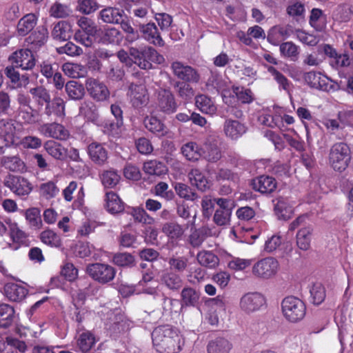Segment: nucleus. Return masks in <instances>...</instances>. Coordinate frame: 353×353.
Segmentation results:
<instances>
[{
    "label": "nucleus",
    "mask_w": 353,
    "mask_h": 353,
    "mask_svg": "<svg viewBox=\"0 0 353 353\" xmlns=\"http://www.w3.org/2000/svg\"><path fill=\"white\" fill-rule=\"evenodd\" d=\"M152 344L159 353H179L185 340L180 331L170 325H162L155 327L152 332Z\"/></svg>",
    "instance_id": "nucleus-1"
},
{
    "label": "nucleus",
    "mask_w": 353,
    "mask_h": 353,
    "mask_svg": "<svg viewBox=\"0 0 353 353\" xmlns=\"http://www.w3.org/2000/svg\"><path fill=\"white\" fill-rule=\"evenodd\" d=\"M154 110L162 116H170L176 112L179 103L170 88H160L154 92Z\"/></svg>",
    "instance_id": "nucleus-2"
},
{
    "label": "nucleus",
    "mask_w": 353,
    "mask_h": 353,
    "mask_svg": "<svg viewBox=\"0 0 353 353\" xmlns=\"http://www.w3.org/2000/svg\"><path fill=\"white\" fill-rule=\"evenodd\" d=\"M129 53L134 63L143 70L152 69V63L161 64L164 61V57L152 47L141 49L132 47Z\"/></svg>",
    "instance_id": "nucleus-3"
},
{
    "label": "nucleus",
    "mask_w": 353,
    "mask_h": 353,
    "mask_svg": "<svg viewBox=\"0 0 353 353\" xmlns=\"http://www.w3.org/2000/svg\"><path fill=\"white\" fill-rule=\"evenodd\" d=\"M281 311L288 321L297 323L305 317L306 305L300 299L294 296H288L281 302Z\"/></svg>",
    "instance_id": "nucleus-4"
},
{
    "label": "nucleus",
    "mask_w": 353,
    "mask_h": 353,
    "mask_svg": "<svg viewBox=\"0 0 353 353\" xmlns=\"http://www.w3.org/2000/svg\"><path fill=\"white\" fill-rule=\"evenodd\" d=\"M350 161V149L346 143H336L332 146L329 154V162L335 171H344L348 167Z\"/></svg>",
    "instance_id": "nucleus-5"
},
{
    "label": "nucleus",
    "mask_w": 353,
    "mask_h": 353,
    "mask_svg": "<svg viewBox=\"0 0 353 353\" xmlns=\"http://www.w3.org/2000/svg\"><path fill=\"white\" fill-rule=\"evenodd\" d=\"M130 324L131 321L123 313L114 310L108 314L105 328L111 336L116 337L128 332L130 330Z\"/></svg>",
    "instance_id": "nucleus-6"
},
{
    "label": "nucleus",
    "mask_w": 353,
    "mask_h": 353,
    "mask_svg": "<svg viewBox=\"0 0 353 353\" xmlns=\"http://www.w3.org/2000/svg\"><path fill=\"white\" fill-rule=\"evenodd\" d=\"M86 272L94 281L105 285L114 280L117 270L108 263H94L87 265Z\"/></svg>",
    "instance_id": "nucleus-7"
},
{
    "label": "nucleus",
    "mask_w": 353,
    "mask_h": 353,
    "mask_svg": "<svg viewBox=\"0 0 353 353\" xmlns=\"http://www.w3.org/2000/svg\"><path fill=\"white\" fill-rule=\"evenodd\" d=\"M170 68L179 81L198 84L201 81V74L198 70L181 61H173Z\"/></svg>",
    "instance_id": "nucleus-8"
},
{
    "label": "nucleus",
    "mask_w": 353,
    "mask_h": 353,
    "mask_svg": "<svg viewBox=\"0 0 353 353\" xmlns=\"http://www.w3.org/2000/svg\"><path fill=\"white\" fill-rule=\"evenodd\" d=\"M279 269V261L269 256L258 261L252 267V273L258 278L268 279L275 276Z\"/></svg>",
    "instance_id": "nucleus-9"
},
{
    "label": "nucleus",
    "mask_w": 353,
    "mask_h": 353,
    "mask_svg": "<svg viewBox=\"0 0 353 353\" xmlns=\"http://www.w3.org/2000/svg\"><path fill=\"white\" fill-rule=\"evenodd\" d=\"M128 96L133 108L141 109L149 103V93L144 84L132 83L128 87Z\"/></svg>",
    "instance_id": "nucleus-10"
},
{
    "label": "nucleus",
    "mask_w": 353,
    "mask_h": 353,
    "mask_svg": "<svg viewBox=\"0 0 353 353\" xmlns=\"http://www.w3.org/2000/svg\"><path fill=\"white\" fill-rule=\"evenodd\" d=\"M9 61L14 67L25 70L32 69L36 63L32 50L30 48L15 51L10 56Z\"/></svg>",
    "instance_id": "nucleus-11"
},
{
    "label": "nucleus",
    "mask_w": 353,
    "mask_h": 353,
    "mask_svg": "<svg viewBox=\"0 0 353 353\" xmlns=\"http://www.w3.org/2000/svg\"><path fill=\"white\" fill-rule=\"evenodd\" d=\"M14 194L21 197H26L32 190V185L30 181L21 176L10 175L4 183Z\"/></svg>",
    "instance_id": "nucleus-12"
},
{
    "label": "nucleus",
    "mask_w": 353,
    "mask_h": 353,
    "mask_svg": "<svg viewBox=\"0 0 353 353\" xmlns=\"http://www.w3.org/2000/svg\"><path fill=\"white\" fill-rule=\"evenodd\" d=\"M265 303V299L261 294L250 292L241 297L239 306L243 312L250 314L259 310Z\"/></svg>",
    "instance_id": "nucleus-13"
},
{
    "label": "nucleus",
    "mask_w": 353,
    "mask_h": 353,
    "mask_svg": "<svg viewBox=\"0 0 353 353\" xmlns=\"http://www.w3.org/2000/svg\"><path fill=\"white\" fill-rule=\"evenodd\" d=\"M85 88L90 97L96 101H104L110 97L108 87L99 79L88 78L85 81Z\"/></svg>",
    "instance_id": "nucleus-14"
},
{
    "label": "nucleus",
    "mask_w": 353,
    "mask_h": 353,
    "mask_svg": "<svg viewBox=\"0 0 353 353\" xmlns=\"http://www.w3.org/2000/svg\"><path fill=\"white\" fill-rule=\"evenodd\" d=\"M97 342L95 334L91 331L83 330L76 336V345L81 353H94Z\"/></svg>",
    "instance_id": "nucleus-15"
},
{
    "label": "nucleus",
    "mask_w": 353,
    "mask_h": 353,
    "mask_svg": "<svg viewBox=\"0 0 353 353\" xmlns=\"http://www.w3.org/2000/svg\"><path fill=\"white\" fill-rule=\"evenodd\" d=\"M48 39L47 27L40 26L26 39V42L29 48L36 52L46 44Z\"/></svg>",
    "instance_id": "nucleus-16"
},
{
    "label": "nucleus",
    "mask_w": 353,
    "mask_h": 353,
    "mask_svg": "<svg viewBox=\"0 0 353 353\" xmlns=\"http://www.w3.org/2000/svg\"><path fill=\"white\" fill-rule=\"evenodd\" d=\"M253 190L263 194H270L274 192L277 187L276 179L268 175H261L252 180Z\"/></svg>",
    "instance_id": "nucleus-17"
},
{
    "label": "nucleus",
    "mask_w": 353,
    "mask_h": 353,
    "mask_svg": "<svg viewBox=\"0 0 353 353\" xmlns=\"http://www.w3.org/2000/svg\"><path fill=\"white\" fill-rule=\"evenodd\" d=\"M87 152L90 160L96 165L101 166L108 159L107 149L100 143L92 142L88 145Z\"/></svg>",
    "instance_id": "nucleus-18"
},
{
    "label": "nucleus",
    "mask_w": 353,
    "mask_h": 353,
    "mask_svg": "<svg viewBox=\"0 0 353 353\" xmlns=\"http://www.w3.org/2000/svg\"><path fill=\"white\" fill-rule=\"evenodd\" d=\"M8 223L9 235L12 240V243H8L9 248L12 250H17L23 245H27L28 235L22 230L19 228L17 223Z\"/></svg>",
    "instance_id": "nucleus-19"
},
{
    "label": "nucleus",
    "mask_w": 353,
    "mask_h": 353,
    "mask_svg": "<svg viewBox=\"0 0 353 353\" xmlns=\"http://www.w3.org/2000/svg\"><path fill=\"white\" fill-rule=\"evenodd\" d=\"M223 131L227 137L237 140L246 132L247 128L240 121L229 119L224 122Z\"/></svg>",
    "instance_id": "nucleus-20"
},
{
    "label": "nucleus",
    "mask_w": 353,
    "mask_h": 353,
    "mask_svg": "<svg viewBox=\"0 0 353 353\" xmlns=\"http://www.w3.org/2000/svg\"><path fill=\"white\" fill-rule=\"evenodd\" d=\"M42 128L46 135L57 140L66 141L70 136L69 130L64 125L57 122L46 123Z\"/></svg>",
    "instance_id": "nucleus-21"
},
{
    "label": "nucleus",
    "mask_w": 353,
    "mask_h": 353,
    "mask_svg": "<svg viewBox=\"0 0 353 353\" xmlns=\"http://www.w3.org/2000/svg\"><path fill=\"white\" fill-rule=\"evenodd\" d=\"M140 30L143 37L149 43L160 47L164 46V41L154 23L142 25Z\"/></svg>",
    "instance_id": "nucleus-22"
},
{
    "label": "nucleus",
    "mask_w": 353,
    "mask_h": 353,
    "mask_svg": "<svg viewBox=\"0 0 353 353\" xmlns=\"http://www.w3.org/2000/svg\"><path fill=\"white\" fill-rule=\"evenodd\" d=\"M143 124L149 132L159 137H162L167 134V128L165 123L156 116L150 115L145 117L143 120Z\"/></svg>",
    "instance_id": "nucleus-23"
},
{
    "label": "nucleus",
    "mask_w": 353,
    "mask_h": 353,
    "mask_svg": "<svg viewBox=\"0 0 353 353\" xmlns=\"http://www.w3.org/2000/svg\"><path fill=\"white\" fill-rule=\"evenodd\" d=\"M290 36V30L288 28L282 26H274L268 31L267 40L273 46H280L283 41Z\"/></svg>",
    "instance_id": "nucleus-24"
},
{
    "label": "nucleus",
    "mask_w": 353,
    "mask_h": 353,
    "mask_svg": "<svg viewBox=\"0 0 353 353\" xmlns=\"http://www.w3.org/2000/svg\"><path fill=\"white\" fill-rule=\"evenodd\" d=\"M6 296L11 301L19 302L22 301L27 295V289L17 283H8L4 286Z\"/></svg>",
    "instance_id": "nucleus-25"
},
{
    "label": "nucleus",
    "mask_w": 353,
    "mask_h": 353,
    "mask_svg": "<svg viewBox=\"0 0 353 353\" xmlns=\"http://www.w3.org/2000/svg\"><path fill=\"white\" fill-rule=\"evenodd\" d=\"M161 281L163 285L172 291H179L183 284L181 276L172 270L165 271Z\"/></svg>",
    "instance_id": "nucleus-26"
},
{
    "label": "nucleus",
    "mask_w": 353,
    "mask_h": 353,
    "mask_svg": "<svg viewBox=\"0 0 353 353\" xmlns=\"http://www.w3.org/2000/svg\"><path fill=\"white\" fill-rule=\"evenodd\" d=\"M43 148L55 160L63 161L66 159V148L59 142L48 140L45 142Z\"/></svg>",
    "instance_id": "nucleus-27"
},
{
    "label": "nucleus",
    "mask_w": 353,
    "mask_h": 353,
    "mask_svg": "<svg viewBox=\"0 0 353 353\" xmlns=\"http://www.w3.org/2000/svg\"><path fill=\"white\" fill-rule=\"evenodd\" d=\"M38 18L35 14L29 13L19 19L17 26V32L19 36H26L36 26Z\"/></svg>",
    "instance_id": "nucleus-28"
},
{
    "label": "nucleus",
    "mask_w": 353,
    "mask_h": 353,
    "mask_svg": "<svg viewBox=\"0 0 353 353\" xmlns=\"http://www.w3.org/2000/svg\"><path fill=\"white\" fill-rule=\"evenodd\" d=\"M200 293L192 287H185L181 292V305L183 307H195L199 303Z\"/></svg>",
    "instance_id": "nucleus-29"
},
{
    "label": "nucleus",
    "mask_w": 353,
    "mask_h": 353,
    "mask_svg": "<svg viewBox=\"0 0 353 353\" xmlns=\"http://www.w3.org/2000/svg\"><path fill=\"white\" fill-rule=\"evenodd\" d=\"M44 114L48 117L54 116L61 118L65 116V102L59 97H54L46 105Z\"/></svg>",
    "instance_id": "nucleus-30"
},
{
    "label": "nucleus",
    "mask_w": 353,
    "mask_h": 353,
    "mask_svg": "<svg viewBox=\"0 0 353 353\" xmlns=\"http://www.w3.org/2000/svg\"><path fill=\"white\" fill-rule=\"evenodd\" d=\"M123 10L119 8L108 7L101 10L99 15L105 23L119 24L123 21Z\"/></svg>",
    "instance_id": "nucleus-31"
},
{
    "label": "nucleus",
    "mask_w": 353,
    "mask_h": 353,
    "mask_svg": "<svg viewBox=\"0 0 353 353\" xmlns=\"http://www.w3.org/2000/svg\"><path fill=\"white\" fill-rule=\"evenodd\" d=\"M105 201V208L110 214H119L124 210V203L116 193L112 191L106 192Z\"/></svg>",
    "instance_id": "nucleus-32"
},
{
    "label": "nucleus",
    "mask_w": 353,
    "mask_h": 353,
    "mask_svg": "<svg viewBox=\"0 0 353 353\" xmlns=\"http://www.w3.org/2000/svg\"><path fill=\"white\" fill-rule=\"evenodd\" d=\"M188 177L192 185L201 191H205L210 188V181L205 175L198 168L190 170Z\"/></svg>",
    "instance_id": "nucleus-33"
},
{
    "label": "nucleus",
    "mask_w": 353,
    "mask_h": 353,
    "mask_svg": "<svg viewBox=\"0 0 353 353\" xmlns=\"http://www.w3.org/2000/svg\"><path fill=\"white\" fill-rule=\"evenodd\" d=\"M212 236V230L207 226L195 229L189 236V243L194 248H199L207 238Z\"/></svg>",
    "instance_id": "nucleus-34"
},
{
    "label": "nucleus",
    "mask_w": 353,
    "mask_h": 353,
    "mask_svg": "<svg viewBox=\"0 0 353 353\" xmlns=\"http://www.w3.org/2000/svg\"><path fill=\"white\" fill-rule=\"evenodd\" d=\"M195 105L204 114L213 115L217 108L212 98L205 94H199L195 97Z\"/></svg>",
    "instance_id": "nucleus-35"
},
{
    "label": "nucleus",
    "mask_w": 353,
    "mask_h": 353,
    "mask_svg": "<svg viewBox=\"0 0 353 353\" xmlns=\"http://www.w3.org/2000/svg\"><path fill=\"white\" fill-rule=\"evenodd\" d=\"M304 80L311 88L325 90L327 88L326 77L321 72L310 71L305 73Z\"/></svg>",
    "instance_id": "nucleus-36"
},
{
    "label": "nucleus",
    "mask_w": 353,
    "mask_h": 353,
    "mask_svg": "<svg viewBox=\"0 0 353 353\" xmlns=\"http://www.w3.org/2000/svg\"><path fill=\"white\" fill-rule=\"evenodd\" d=\"M72 34V26L69 22L65 21H59L52 31V37L56 40L67 41Z\"/></svg>",
    "instance_id": "nucleus-37"
},
{
    "label": "nucleus",
    "mask_w": 353,
    "mask_h": 353,
    "mask_svg": "<svg viewBox=\"0 0 353 353\" xmlns=\"http://www.w3.org/2000/svg\"><path fill=\"white\" fill-rule=\"evenodd\" d=\"M15 311L8 304H0V328L10 327L14 321Z\"/></svg>",
    "instance_id": "nucleus-38"
},
{
    "label": "nucleus",
    "mask_w": 353,
    "mask_h": 353,
    "mask_svg": "<svg viewBox=\"0 0 353 353\" xmlns=\"http://www.w3.org/2000/svg\"><path fill=\"white\" fill-rule=\"evenodd\" d=\"M192 83L176 81L173 85L177 96L183 101L188 102L195 95V91L191 85Z\"/></svg>",
    "instance_id": "nucleus-39"
},
{
    "label": "nucleus",
    "mask_w": 353,
    "mask_h": 353,
    "mask_svg": "<svg viewBox=\"0 0 353 353\" xmlns=\"http://www.w3.org/2000/svg\"><path fill=\"white\" fill-rule=\"evenodd\" d=\"M39 239L45 245L51 248H59L62 246V241L54 231L48 229L41 232Z\"/></svg>",
    "instance_id": "nucleus-40"
},
{
    "label": "nucleus",
    "mask_w": 353,
    "mask_h": 353,
    "mask_svg": "<svg viewBox=\"0 0 353 353\" xmlns=\"http://www.w3.org/2000/svg\"><path fill=\"white\" fill-rule=\"evenodd\" d=\"M1 165L12 172L21 171L25 168L24 162L18 155L3 156L1 159Z\"/></svg>",
    "instance_id": "nucleus-41"
},
{
    "label": "nucleus",
    "mask_w": 353,
    "mask_h": 353,
    "mask_svg": "<svg viewBox=\"0 0 353 353\" xmlns=\"http://www.w3.org/2000/svg\"><path fill=\"white\" fill-rule=\"evenodd\" d=\"M143 169L150 175L161 176L165 174L168 168L165 163L157 160H150L144 163Z\"/></svg>",
    "instance_id": "nucleus-42"
},
{
    "label": "nucleus",
    "mask_w": 353,
    "mask_h": 353,
    "mask_svg": "<svg viewBox=\"0 0 353 353\" xmlns=\"http://www.w3.org/2000/svg\"><path fill=\"white\" fill-rule=\"evenodd\" d=\"M65 90L68 97L72 100H80L85 94L84 86L76 81H69L65 85Z\"/></svg>",
    "instance_id": "nucleus-43"
},
{
    "label": "nucleus",
    "mask_w": 353,
    "mask_h": 353,
    "mask_svg": "<svg viewBox=\"0 0 353 353\" xmlns=\"http://www.w3.org/2000/svg\"><path fill=\"white\" fill-rule=\"evenodd\" d=\"M39 112L32 107L19 108L18 118L23 123H36L39 121Z\"/></svg>",
    "instance_id": "nucleus-44"
},
{
    "label": "nucleus",
    "mask_w": 353,
    "mask_h": 353,
    "mask_svg": "<svg viewBox=\"0 0 353 353\" xmlns=\"http://www.w3.org/2000/svg\"><path fill=\"white\" fill-rule=\"evenodd\" d=\"M15 127L8 120H0V137L4 139L7 144L14 143Z\"/></svg>",
    "instance_id": "nucleus-45"
},
{
    "label": "nucleus",
    "mask_w": 353,
    "mask_h": 353,
    "mask_svg": "<svg viewBox=\"0 0 353 353\" xmlns=\"http://www.w3.org/2000/svg\"><path fill=\"white\" fill-rule=\"evenodd\" d=\"M281 55L284 58L296 61L299 55V47L292 41L283 42L279 46Z\"/></svg>",
    "instance_id": "nucleus-46"
},
{
    "label": "nucleus",
    "mask_w": 353,
    "mask_h": 353,
    "mask_svg": "<svg viewBox=\"0 0 353 353\" xmlns=\"http://www.w3.org/2000/svg\"><path fill=\"white\" fill-rule=\"evenodd\" d=\"M274 212L280 219L288 220L290 219L293 210L286 199L280 197L274 205Z\"/></svg>",
    "instance_id": "nucleus-47"
},
{
    "label": "nucleus",
    "mask_w": 353,
    "mask_h": 353,
    "mask_svg": "<svg viewBox=\"0 0 353 353\" xmlns=\"http://www.w3.org/2000/svg\"><path fill=\"white\" fill-rule=\"evenodd\" d=\"M202 149L195 142H188L181 148L183 155L189 161H195L201 157Z\"/></svg>",
    "instance_id": "nucleus-48"
},
{
    "label": "nucleus",
    "mask_w": 353,
    "mask_h": 353,
    "mask_svg": "<svg viewBox=\"0 0 353 353\" xmlns=\"http://www.w3.org/2000/svg\"><path fill=\"white\" fill-rule=\"evenodd\" d=\"M313 229L312 227H305L300 229L296 234V245L302 250H307L310 247L311 235Z\"/></svg>",
    "instance_id": "nucleus-49"
},
{
    "label": "nucleus",
    "mask_w": 353,
    "mask_h": 353,
    "mask_svg": "<svg viewBox=\"0 0 353 353\" xmlns=\"http://www.w3.org/2000/svg\"><path fill=\"white\" fill-rule=\"evenodd\" d=\"M232 90L237 100L243 104H250L255 99L254 94L250 88H246L243 86L233 85Z\"/></svg>",
    "instance_id": "nucleus-50"
},
{
    "label": "nucleus",
    "mask_w": 353,
    "mask_h": 353,
    "mask_svg": "<svg viewBox=\"0 0 353 353\" xmlns=\"http://www.w3.org/2000/svg\"><path fill=\"white\" fill-rule=\"evenodd\" d=\"M196 259L200 265L209 268H215L219 263V259L216 255L210 251L206 250L199 252Z\"/></svg>",
    "instance_id": "nucleus-51"
},
{
    "label": "nucleus",
    "mask_w": 353,
    "mask_h": 353,
    "mask_svg": "<svg viewBox=\"0 0 353 353\" xmlns=\"http://www.w3.org/2000/svg\"><path fill=\"white\" fill-rule=\"evenodd\" d=\"M30 93L32 94L33 99L37 104L43 107L44 104L50 103L51 99L49 91L43 86H37L30 90Z\"/></svg>",
    "instance_id": "nucleus-52"
},
{
    "label": "nucleus",
    "mask_w": 353,
    "mask_h": 353,
    "mask_svg": "<svg viewBox=\"0 0 353 353\" xmlns=\"http://www.w3.org/2000/svg\"><path fill=\"white\" fill-rule=\"evenodd\" d=\"M229 341L223 338H217L208 345V353H229L230 350Z\"/></svg>",
    "instance_id": "nucleus-53"
},
{
    "label": "nucleus",
    "mask_w": 353,
    "mask_h": 353,
    "mask_svg": "<svg viewBox=\"0 0 353 353\" xmlns=\"http://www.w3.org/2000/svg\"><path fill=\"white\" fill-rule=\"evenodd\" d=\"M162 231L170 239L174 240L179 239L184 233L183 227L175 222L165 223L163 225Z\"/></svg>",
    "instance_id": "nucleus-54"
},
{
    "label": "nucleus",
    "mask_w": 353,
    "mask_h": 353,
    "mask_svg": "<svg viewBox=\"0 0 353 353\" xmlns=\"http://www.w3.org/2000/svg\"><path fill=\"white\" fill-rule=\"evenodd\" d=\"M123 37V34L118 29L111 28L105 30L101 39L105 44L119 45L122 41Z\"/></svg>",
    "instance_id": "nucleus-55"
},
{
    "label": "nucleus",
    "mask_w": 353,
    "mask_h": 353,
    "mask_svg": "<svg viewBox=\"0 0 353 353\" xmlns=\"http://www.w3.org/2000/svg\"><path fill=\"white\" fill-rule=\"evenodd\" d=\"M59 189L55 182L49 181L43 183L39 186V194L43 198L50 200L57 196Z\"/></svg>",
    "instance_id": "nucleus-56"
},
{
    "label": "nucleus",
    "mask_w": 353,
    "mask_h": 353,
    "mask_svg": "<svg viewBox=\"0 0 353 353\" xmlns=\"http://www.w3.org/2000/svg\"><path fill=\"white\" fill-rule=\"evenodd\" d=\"M101 179L105 188H113L119 183L121 176L117 171L110 169L103 171Z\"/></svg>",
    "instance_id": "nucleus-57"
},
{
    "label": "nucleus",
    "mask_w": 353,
    "mask_h": 353,
    "mask_svg": "<svg viewBox=\"0 0 353 353\" xmlns=\"http://www.w3.org/2000/svg\"><path fill=\"white\" fill-rule=\"evenodd\" d=\"M113 263L117 266L132 268L135 265L134 256L128 252H118L112 257Z\"/></svg>",
    "instance_id": "nucleus-58"
},
{
    "label": "nucleus",
    "mask_w": 353,
    "mask_h": 353,
    "mask_svg": "<svg viewBox=\"0 0 353 353\" xmlns=\"http://www.w3.org/2000/svg\"><path fill=\"white\" fill-rule=\"evenodd\" d=\"M268 72L271 74L274 79L279 85V88L285 91H289L290 88V81L281 72L271 65H265Z\"/></svg>",
    "instance_id": "nucleus-59"
},
{
    "label": "nucleus",
    "mask_w": 353,
    "mask_h": 353,
    "mask_svg": "<svg viewBox=\"0 0 353 353\" xmlns=\"http://www.w3.org/2000/svg\"><path fill=\"white\" fill-rule=\"evenodd\" d=\"M25 216L31 227L35 229H40L42 227L41 210L38 208L27 209L25 212Z\"/></svg>",
    "instance_id": "nucleus-60"
},
{
    "label": "nucleus",
    "mask_w": 353,
    "mask_h": 353,
    "mask_svg": "<svg viewBox=\"0 0 353 353\" xmlns=\"http://www.w3.org/2000/svg\"><path fill=\"white\" fill-rule=\"evenodd\" d=\"M310 296L313 304L320 305L324 301L326 296L325 287L320 283L313 284L310 289Z\"/></svg>",
    "instance_id": "nucleus-61"
},
{
    "label": "nucleus",
    "mask_w": 353,
    "mask_h": 353,
    "mask_svg": "<svg viewBox=\"0 0 353 353\" xmlns=\"http://www.w3.org/2000/svg\"><path fill=\"white\" fill-rule=\"evenodd\" d=\"M203 155L205 160L211 163L217 162L222 157L221 149L215 144L206 145Z\"/></svg>",
    "instance_id": "nucleus-62"
},
{
    "label": "nucleus",
    "mask_w": 353,
    "mask_h": 353,
    "mask_svg": "<svg viewBox=\"0 0 353 353\" xmlns=\"http://www.w3.org/2000/svg\"><path fill=\"white\" fill-rule=\"evenodd\" d=\"M65 75L70 78L78 79L83 77L85 70L81 65L72 63H65L62 66Z\"/></svg>",
    "instance_id": "nucleus-63"
},
{
    "label": "nucleus",
    "mask_w": 353,
    "mask_h": 353,
    "mask_svg": "<svg viewBox=\"0 0 353 353\" xmlns=\"http://www.w3.org/2000/svg\"><path fill=\"white\" fill-rule=\"evenodd\" d=\"M81 30H79L77 32H84L88 35H96L98 31L97 26L95 23L90 19L81 17L77 22Z\"/></svg>",
    "instance_id": "nucleus-64"
}]
</instances>
